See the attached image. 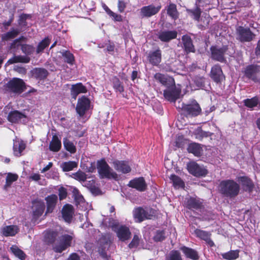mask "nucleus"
Returning <instances> with one entry per match:
<instances>
[{"label":"nucleus","instance_id":"f257e3e1","mask_svg":"<svg viewBox=\"0 0 260 260\" xmlns=\"http://www.w3.org/2000/svg\"><path fill=\"white\" fill-rule=\"evenodd\" d=\"M4 86L9 93L20 95L27 89L28 86L23 79L14 77L8 81Z\"/></svg>","mask_w":260,"mask_h":260},{"label":"nucleus","instance_id":"f03ea898","mask_svg":"<svg viewBox=\"0 0 260 260\" xmlns=\"http://www.w3.org/2000/svg\"><path fill=\"white\" fill-rule=\"evenodd\" d=\"M180 109L182 114L185 116L196 117L199 115L202 112V109L199 104L196 100H193L188 104H181V107L178 106Z\"/></svg>","mask_w":260,"mask_h":260},{"label":"nucleus","instance_id":"7ed1b4c3","mask_svg":"<svg viewBox=\"0 0 260 260\" xmlns=\"http://www.w3.org/2000/svg\"><path fill=\"white\" fill-rule=\"evenodd\" d=\"M96 168L98 173L102 178H113L117 180L118 175L114 172H111L112 169L106 162L105 159L103 158L97 161Z\"/></svg>","mask_w":260,"mask_h":260},{"label":"nucleus","instance_id":"20e7f679","mask_svg":"<svg viewBox=\"0 0 260 260\" xmlns=\"http://www.w3.org/2000/svg\"><path fill=\"white\" fill-rule=\"evenodd\" d=\"M111 227L112 231L116 233L117 237L120 241H125L131 238L132 233L129 228L126 225H119L118 223H113Z\"/></svg>","mask_w":260,"mask_h":260},{"label":"nucleus","instance_id":"39448f33","mask_svg":"<svg viewBox=\"0 0 260 260\" xmlns=\"http://www.w3.org/2000/svg\"><path fill=\"white\" fill-rule=\"evenodd\" d=\"M210 58L215 61L220 62H225L226 58L225 53L228 50L226 46H223L220 47L217 45L211 46L210 48Z\"/></svg>","mask_w":260,"mask_h":260},{"label":"nucleus","instance_id":"423d86ee","mask_svg":"<svg viewBox=\"0 0 260 260\" xmlns=\"http://www.w3.org/2000/svg\"><path fill=\"white\" fill-rule=\"evenodd\" d=\"M73 237L69 234H63L59 237V244L53 247L56 253H61L72 245Z\"/></svg>","mask_w":260,"mask_h":260},{"label":"nucleus","instance_id":"0eeeda50","mask_svg":"<svg viewBox=\"0 0 260 260\" xmlns=\"http://www.w3.org/2000/svg\"><path fill=\"white\" fill-rule=\"evenodd\" d=\"M260 72V66L251 64L247 66L243 71L245 77L254 82H258L257 74Z\"/></svg>","mask_w":260,"mask_h":260},{"label":"nucleus","instance_id":"6e6552de","mask_svg":"<svg viewBox=\"0 0 260 260\" xmlns=\"http://www.w3.org/2000/svg\"><path fill=\"white\" fill-rule=\"evenodd\" d=\"M236 32L239 39L241 42H250L255 37V35L249 27L239 26L236 28Z\"/></svg>","mask_w":260,"mask_h":260},{"label":"nucleus","instance_id":"1a4fd4ad","mask_svg":"<svg viewBox=\"0 0 260 260\" xmlns=\"http://www.w3.org/2000/svg\"><path fill=\"white\" fill-rule=\"evenodd\" d=\"M90 105V100L85 95H82L78 100L76 107V111L77 113L80 116H83L85 113L89 110Z\"/></svg>","mask_w":260,"mask_h":260},{"label":"nucleus","instance_id":"9d476101","mask_svg":"<svg viewBox=\"0 0 260 260\" xmlns=\"http://www.w3.org/2000/svg\"><path fill=\"white\" fill-rule=\"evenodd\" d=\"M161 8V6L158 5L156 6L153 4L142 7L140 9V14L141 18H150L157 14Z\"/></svg>","mask_w":260,"mask_h":260},{"label":"nucleus","instance_id":"9b49d317","mask_svg":"<svg viewBox=\"0 0 260 260\" xmlns=\"http://www.w3.org/2000/svg\"><path fill=\"white\" fill-rule=\"evenodd\" d=\"M181 89L177 88L176 85L164 90V96L167 101L175 102L180 97Z\"/></svg>","mask_w":260,"mask_h":260},{"label":"nucleus","instance_id":"f8f14e48","mask_svg":"<svg viewBox=\"0 0 260 260\" xmlns=\"http://www.w3.org/2000/svg\"><path fill=\"white\" fill-rule=\"evenodd\" d=\"M188 172L196 177L205 176L208 171L203 166H201L196 162H190L187 165Z\"/></svg>","mask_w":260,"mask_h":260},{"label":"nucleus","instance_id":"ddd939ff","mask_svg":"<svg viewBox=\"0 0 260 260\" xmlns=\"http://www.w3.org/2000/svg\"><path fill=\"white\" fill-rule=\"evenodd\" d=\"M149 63L153 66H158L162 60V52L159 48L150 51L147 56Z\"/></svg>","mask_w":260,"mask_h":260},{"label":"nucleus","instance_id":"4468645a","mask_svg":"<svg viewBox=\"0 0 260 260\" xmlns=\"http://www.w3.org/2000/svg\"><path fill=\"white\" fill-rule=\"evenodd\" d=\"M112 164L115 170L119 173L127 174L132 171L128 161L116 159L112 162Z\"/></svg>","mask_w":260,"mask_h":260},{"label":"nucleus","instance_id":"2eb2a0df","mask_svg":"<svg viewBox=\"0 0 260 260\" xmlns=\"http://www.w3.org/2000/svg\"><path fill=\"white\" fill-rule=\"evenodd\" d=\"M127 185L140 192L145 191L147 188V185L143 177L135 178L130 180Z\"/></svg>","mask_w":260,"mask_h":260},{"label":"nucleus","instance_id":"dca6fc26","mask_svg":"<svg viewBox=\"0 0 260 260\" xmlns=\"http://www.w3.org/2000/svg\"><path fill=\"white\" fill-rule=\"evenodd\" d=\"M154 78L167 88L175 85L174 79L170 76L157 73L154 75Z\"/></svg>","mask_w":260,"mask_h":260},{"label":"nucleus","instance_id":"f3484780","mask_svg":"<svg viewBox=\"0 0 260 260\" xmlns=\"http://www.w3.org/2000/svg\"><path fill=\"white\" fill-rule=\"evenodd\" d=\"M237 181L239 182L244 191L251 192L254 188V184L252 180L248 176H243L237 178Z\"/></svg>","mask_w":260,"mask_h":260},{"label":"nucleus","instance_id":"a211bd4d","mask_svg":"<svg viewBox=\"0 0 260 260\" xmlns=\"http://www.w3.org/2000/svg\"><path fill=\"white\" fill-rule=\"evenodd\" d=\"M26 116L18 110H12L10 111L7 116V120L12 123H20L22 119H25Z\"/></svg>","mask_w":260,"mask_h":260},{"label":"nucleus","instance_id":"6ab92c4d","mask_svg":"<svg viewBox=\"0 0 260 260\" xmlns=\"http://www.w3.org/2000/svg\"><path fill=\"white\" fill-rule=\"evenodd\" d=\"M210 77L216 83L220 82L223 79H225L221 68L218 64H215L211 68Z\"/></svg>","mask_w":260,"mask_h":260},{"label":"nucleus","instance_id":"aec40b11","mask_svg":"<svg viewBox=\"0 0 260 260\" xmlns=\"http://www.w3.org/2000/svg\"><path fill=\"white\" fill-rule=\"evenodd\" d=\"M194 233L197 237L204 240L210 247L214 245L213 241L211 239V234L210 232L196 229L194 230Z\"/></svg>","mask_w":260,"mask_h":260},{"label":"nucleus","instance_id":"412c9836","mask_svg":"<svg viewBox=\"0 0 260 260\" xmlns=\"http://www.w3.org/2000/svg\"><path fill=\"white\" fill-rule=\"evenodd\" d=\"M87 92V89L81 82H79L72 85L70 93L72 98L76 99L77 96L80 93H85Z\"/></svg>","mask_w":260,"mask_h":260},{"label":"nucleus","instance_id":"4be33fe9","mask_svg":"<svg viewBox=\"0 0 260 260\" xmlns=\"http://www.w3.org/2000/svg\"><path fill=\"white\" fill-rule=\"evenodd\" d=\"M32 78L39 81L45 80L48 76V71L43 68H35L30 71Z\"/></svg>","mask_w":260,"mask_h":260},{"label":"nucleus","instance_id":"5701e85b","mask_svg":"<svg viewBox=\"0 0 260 260\" xmlns=\"http://www.w3.org/2000/svg\"><path fill=\"white\" fill-rule=\"evenodd\" d=\"M157 37L161 42H169L177 38V32L176 30L161 31L158 33Z\"/></svg>","mask_w":260,"mask_h":260},{"label":"nucleus","instance_id":"b1692460","mask_svg":"<svg viewBox=\"0 0 260 260\" xmlns=\"http://www.w3.org/2000/svg\"><path fill=\"white\" fill-rule=\"evenodd\" d=\"M182 41L184 51L186 54L194 53L196 49L192 43L191 37L188 35H183L182 37Z\"/></svg>","mask_w":260,"mask_h":260},{"label":"nucleus","instance_id":"393cba45","mask_svg":"<svg viewBox=\"0 0 260 260\" xmlns=\"http://www.w3.org/2000/svg\"><path fill=\"white\" fill-rule=\"evenodd\" d=\"M74 212V208L72 205L70 204H66L63 206L61 210V213L62 218L65 221L69 223L71 222L73 218Z\"/></svg>","mask_w":260,"mask_h":260},{"label":"nucleus","instance_id":"a878e982","mask_svg":"<svg viewBox=\"0 0 260 260\" xmlns=\"http://www.w3.org/2000/svg\"><path fill=\"white\" fill-rule=\"evenodd\" d=\"M57 199V196L55 194H51L45 198L47 204L46 214L52 213L53 211L56 207Z\"/></svg>","mask_w":260,"mask_h":260},{"label":"nucleus","instance_id":"bb28decb","mask_svg":"<svg viewBox=\"0 0 260 260\" xmlns=\"http://www.w3.org/2000/svg\"><path fill=\"white\" fill-rule=\"evenodd\" d=\"M26 148V144L22 140H15L13 142V153L14 155L17 157H19L22 155V152Z\"/></svg>","mask_w":260,"mask_h":260},{"label":"nucleus","instance_id":"cd10ccee","mask_svg":"<svg viewBox=\"0 0 260 260\" xmlns=\"http://www.w3.org/2000/svg\"><path fill=\"white\" fill-rule=\"evenodd\" d=\"M135 219L139 222H141L146 219H148V213L142 207H139L136 208L133 212Z\"/></svg>","mask_w":260,"mask_h":260},{"label":"nucleus","instance_id":"c85d7f7f","mask_svg":"<svg viewBox=\"0 0 260 260\" xmlns=\"http://www.w3.org/2000/svg\"><path fill=\"white\" fill-rule=\"evenodd\" d=\"M240 185L233 180L229 179V197L234 198L240 192Z\"/></svg>","mask_w":260,"mask_h":260},{"label":"nucleus","instance_id":"c756f323","mask_svg":"<svg viewBox=\"0 0 260 260\" xmlns=\"http://www.w3.org/2000/svg\"><path fill=\"white\" fill-rule=\"evenodd\" d=\"M20 31L18 28L12 27L10 30L2 35V41H9L16 38Z\"/></svg>","mask_w":260,"mask_h":260},{"label":"nucleus","instance_id":"7c9ffc66","mask_svg":"<svg viewBox=\"0 0 260 260\" xmlns=\"http://www.w3.org/2000/svg\"><path fill=\"white\" fill-rule=\"evenodd\" d=\"M186 207L190 210H199L202 208L203 205L200 200L190 197L186 202Z\"/></svg>","mask_w":260,"mask_h":260},{"label":"nucleus","instance_id":"2f4dec72","mask_svg":"<svg viewBox=\"0 0 260 260\" xmlns=\"http://www.w3.org/2000/svg\"><path fill=\"white\" fill-rule=\"evenodd\" d=\"M187 149L189 153H192L197 157L201 156L203 152L201 144L195 142L190 143Z\"/></svg>","mask_w":260,"mask_h":260},{"label":"nucleus","instance_id":"473e14b6","mask_svg":"<svg viewBox=\"0 0 260 260\" xmlns=\"http://www.w3.org/2000/svg\"><path fill=\"white\" fill-rule=\"evenodd\" d=\"M181 250L186 258L192 260H198L199 259L198 253L196 250L185 246L182 247Z\"/></svg>","mask_w":260,"mask_h":260},{"label":"nucleus","instance_id":"72a5a7b5","mask_svg":"<svg viewBox=\"0 0 260 260\" xmlns=\"http://www.w3.org/2000/svg\"><path fill=\"white\" fill-rule=\"evenodd\" d=\"M2 234L5 237L14 236L19 232V228L17 225H6L2 230Z\"/></svg>","mask_w":260,"mask_h":260},{"label":"nucleus","instance_id":"f704fd0d","mask_svg":"<svg viewBox=\"0 0 260 260\" xmlns=\"http://www.w3.org/2000/svg\"><path fill=\"white\" fill-rule=\"evenodd\" d=\"M61 147V141L58 139L57 135H54L52 137L51 141L49 144V149L53 152L59 151Z\"/></svg>","mask_w":260,"mask_h":260},{"label":"nucleus","instance_id":"c9c22d12","mask_svg":"<svg viewBox=\"0 0 260 260\" xmlns=\"http://www.w3.org/2000/svg\"><path fill=\"white\" fill-rule=\"evenodd\" d=\"M30 60V58L29 56L26 55H15L8 60L7 63L9 64L15 63H27L29 62Z\"/></svg>","mask_w":260,"mask_h":260},{"label":"nucleus","instance_id":"e433bc0d","mask_svg":"<svg viewBox=\"0 0 260 260\" xmlns=\"http://www.w3.org/2000/svg\"><path fill=\"white\" fill-rule=\"evenodd\" d=\"M112 86L115 92L122 93L124 91L123 83L117 76H114L112 79Z\"/></svg>","mask_w":260,"mask_h":260},{"label":"nucleus","instance_id":"4c0bfd02","mask_svg":"<svg viewBox=\"0 0 260 260\" xmlns=\"http://www.w3.org/2000/svg\"><path fill=\"white\" fill-rule=\"evenodd\" d=\"M58 232L53 230L47 231L44 235L45 241L48 244L54 243L58 236Z\"/></svg>","mask_w":260,"mask_h":260},{"label":"nucleus","instance_id":"58836bf2","mask_svg":"<svg viewBox=\"0 0 260 260\" xmlns=\"http://www.w3.org/2000/svg\"><path fill=\"white\" fill-rule=\"evenodd\" d=\"M167 14L173 19L176 20L179 18V12L177 9V6L174 3H170L167 9Z\"/></svg>","mask_w":260,"mask_h":260},{"label":"nucleus","instance_id":"ea45409f","mask_svg":"<svg viewBox=\"0 0 260 260\" xmlns=\"http://www.w3.org/2000/svg\"><path fill=\"white\" fill-rule=\"evenodd\" d=\"M35 210L33 211L34 216L36 218L40 217L44 213L45 206L42 201H37L35 205Z\"/></svg>","mask_w":260,"mask_h":260},{"label":"nucleus","instance_id":"a19ab883","mask_svg":"<svg viewBox=\"0 0 260 260\" xmlns=\"http://www.w3.org/2000/svg\"><path fill=\"white\" fill-rule=\"evenodd\" d=\"M60 53L64 58V62L71 66H73L75 63V57L73 54L69 50H63L62 51H60Z\"/></svg>","mask_w":260,"mask_h":260},{"label":"nucleus","instance_id":"79ce46f5","mask_svg":"<svg viewBox=\"0 0 260 260\" xmlns=\"http://www.w3.org/2000/svg\"><path fill=\"white\" fill-rule=\"evenodd\" d=\"M18 179V175L17 174L8 173L6 178V183L4 186V189L7 190L11 187L12 184L16 181Z\"/></svg>","mask_w":260,"mask_h":260},{"label":"nucleus","instance_id":"37998d69","mask_svg":"<svg viewBox=\"0 0 260 260\" xmlns=\"http://www.w3.org/2000/svg\"><path fill=\"white\" fill-rule=\"evenodd\" d=\"M10 250L16 257L21 260H24L26 257V255L24 251L16 245H12L10 247Z\"/></svg>","mask_w":260,"mask_h":260},{"label":"nucleus","instance_id":"c03bdc74","mask_svg":"<svg viewBox=\"0 0 260 260\" xmlns=\"http://www.w3.org/2000/svg\"><path fill=\"white\" fill-rule=\"evenodd\" d=\"M63 144L65 149L70 153L74 154L76 152L77 149L75 145L68 138L63 139Z\"/></svg>","mask_w":260,"mask_h":260},{"label":"nucleus","instance_id":"a18cd8bd","mask_svg":"<svg viewBox=\"0 0 260 260\" xmlns=\"http://www.w3.org/2000/svg\"><path fill=\"white\" fill-rule=\"evenodd\" d=\"M50 42L51 39L48 37H45L38 44L37 47L36 53L39 54L42 52L46 48L49 46Z\"/></svg>","mask_w":260,"mask_h":260},{"label":"nucleus","instance_id":"49530a36","mask_svg":"<svg viewBox=\"0 0 260 260\" xmlns=\"http://www.w3.org/2000/svg\"><path fill=\"white\" fill-rule=\"evenodd\" d=\"M78 163L74 161H69L62 163L61 168L63 172H69L77 168Z\"/></svg>","mask_w":260,"mask_h":260},{"label":"nucleus","instance_id":"de8ad7c7","mask_svg":"<svg viewBox=\"0 0 260 260\" xmlns=\"http://www.w3.org/2000/svg\"><path fill=\"white\" fill-rule=\"evenodd\" d=\"M243 103L245 107L249 109H252L258 105V99L257 96L251 99H246L243 101Z\"/></svg>","mask_w":260,"mask_h":260},{"label":"nucleus","instance_id":"09e8293b","mask_svg":"<svg viewBox=\"0 0 260 260\" xmlns=\"http://www.w3.org/2000/svg\"><path fill=\"white\" fill-rule=\"evenodd\" d=\"M21 50L23 53L28 56L32 54L35 50V48L32 45L22 44L21 45Z\"/></svg>","mask_w":260,"mask_h":260},{"label":"nucleus","instance_id":"8fccbe9b","mask_svg":"<svg viewBox=\"0 0 260 260\" xmlns=\"http://www.w3.org/2000/svg\"><path fill=\"white\" fill-rule=\"evenodd\" d=\"M170 179L172 181L173 185L175 187L184 188L185 184L180 177L175 174H172L170 176Z\"/></svg>","mask_w":260,"mask_h":260},{"label":"nucleus","instance_id":"3c124183","mask_svg":"<svg viewBox=\"0 0 260 260\" xmlns=\"http://www.w3.org/2000/svg\"><path fill=\"white\" fill-rule=\"evenodd\" d=\"M213 135V133L204 131L202 129H197L194 133L196 138L200 141H202L204 138L210 137Z\"/></svg>","mask_w":260,"mask_h":260},{"label":"nucleus","instance_id":"603ef678","mask_svg":"<svg viewBox=\"0 0 260 260\" xmlns=\"http://www.w3.org/2000/svg\"><path fill=\"white\" fill-rule=\"evenodd\" d=\"M166 260H183L181 254L178 250H172L168 256Z\"/></svg>","mask_w":260,"mask_h":260},{"label":"nucleus","instance_id":"864d4df0","mask_svg":"<svg viewBox=\"0 0 260 260\" xmlns=\"http://www.w3.org/2000/svg\"><path fill=\"white\" fill-rule=\"evenodd\" d=\"M187 12L192 15L194 20L197 21L199 20L202 13L201 10L199 7L197 6L196 8L193 10L187 9Z\"/></svg>","mask_w":260,"mask_h":260},{"label":"nucleus","instance_id":"5fc2aeb1","mask_svg":"<svg viewBox=\"0 0 260 260\" xmlns=\"http://www.w3.org/2000/svg\"><path fill=\"white\" fill-rule=\"evenodd\" d=\"M166 238L165 232L164 230L156 231L155 235L153 237V240L155 242H161Z\"/></svg>","mask_w":260,"mask_h":260},{"label":"nucleus","instance_id":"6e6d98bb","mask_svg":"<svg viewBox=\"0 0 260 260\" xmlns=\"http://www.w3.org/2000/svg\"><path fill=\"white\" fill-rule=\"evenodd\" d=\"M73 175L74 176L73 178L79 181L84 182L87 179L86 174L81 171H78V172L74 173Z\"/></svg>","mask_w":260,"mask_h":260},{"label":"nucleus","instance_id":"4d7b16f0","mask_svg":"<svg viewBox=\"0 0 260 260\" xmlns=\"http://www.w3.org/2000/svg\"><path fill=\"white\" fill-rule=\"evenodd\" d=\"M219 190L221 193L228 196V180H224L220 182Z\"/></svg>","mask_w":260,"mask_h":260},{"label":"nucleus","instance_id":"13d9d810","mask_svg":"<svg viewBox=\"0 0 260 260\" xmlns=\"http://www.w3.org/2000/svg\"><path fill=\"white\" fill-rule=\"evenodd\" d=\"M110 243V237L109 235H103L99 239L100 247H106Z\"/></svg>","mask_w":260,"mask_h":260},{"label":"nucleus","instance_id":"bf43d9fd","mask_svg":"<svg viewBox=\"0 0 260 260\" xmlns=\"http://www.w3.org/2000/svg\"><path fill=\"white\" fill-rule=\"evenodd\" d=\"M140 239L139 236L137 235H134L132 241L129 243L128 245V247L130 249H132L134 248H136L139 244Z\"/></svg>","mask_w":260,"mask_h":260},{"label":"nucleus","instance_id":"052dcab7","mask_svg":"<svg viewBox=\"0 0 260 260\" xmlns=\"http://www.w3.org/2000/svg\"><path fill=\"white\" fill-rule=\"evenodd\" d=\"M106 51H107L109 54L113 55L114 52V50L115 48V45L113 42H111L110 40L108 41V43L106 44Z\"/></svg>","mask_w":260,"mask_h":260},{"label":"nucleus","instance_id":"680f3d73","mask_svg":"<svg viewBox=\"0 0 260 260\" xmlns=\"http://www.w3.org/2000/svg\"><path fill=\"white\" fill-rule=\"evenodd\" d=\"M194 81L196 85L198 87H203L205 85V78L203 76H196Z\"/></svg>","mask_w":260,"mask_h":260},{"label":"nucleus","instance_id":"e2e57ef3","mask_svg":"<svg viewBox=\"0 0 260 260\" xmlns=\"http://www.w3.org/2000/svg\"><path fill=\"white\" fill-rule=\"evenodd\" d=\"M29 17V15L23 14L20 15L18 19V24L24 26H26V19Z\"/></svg>","mask_w":260,"mask_h":260},{"label":"nucleus","instance_id":"0e129e2a","mask_svg":"<svg viewBox=\"0 0 260 260\" xmlns=\"http://www.w3.org/2000/svg\"><path fill=\"white\" fill-rule=\"evenodd\" d=\"M127 6V3L123 0H118L117 4L118 10L120 13L124 12Z\"/></svg>","mask_w":260,"mask_h":260},{"label":"nucleus","instance_id":"69168bd1","mask_svg":"<svg viewBox=\"0 0 260 260\" xmlns=\"http://www.w3.org/2000/svg\"><path fill=\"white\" fill-rule=\"evenodd\" d=\"M239 250H230L229 251V260H234L237 258L239 256Z\"/></svg>","mask_w":260,"mask_h":260},{"label":"nucleus","instance_id":"338daca9","mask_svg":"<svg viewBox=\"0 0 260 260\" xmlns=\"http://www.w3.org/2000/svg\"><path fill=\"white\" fill-rule=\"evenodd\" d=\"M58 196L60 200H62L66 198L67 196V189L63 187H61L58 190Z\"/></svg>","mask_w":260,"mask_h":260},{"label":"nucleus","instance_id":"774afa93","mask_svg":"<svg viewBox=\"0 0 260 260\" xmlns=\"http://www.w3.org/2000/svg\"><path fill=\"white\" fill-rule=\"evenodd\" d=\"M175 143V146L176 147H177V148H182L183 147V146H184V144L183 137L182 136H178L176 138Z\"/></svg>","mask_w":260,"mask_h":260}]
</instances>
